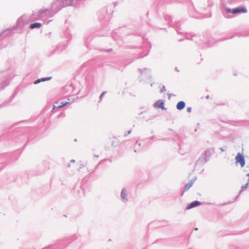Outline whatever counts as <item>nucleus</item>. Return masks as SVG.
<instances>
[{
	"mask_svg": "<svg viewBox=\"0 0 249 249\" xmlns=\"http://www.w3.org/2000/svg\"><path fill=\"white\" fill-rule=\"evenodd\" d=\"M228 13H231L232 14H237L239 13H246L247 9L244 7H240L231 10L230 9L227 10Z\"/></svg>",
	"mask_w": 249,
	"mask_h": 249,
	"instance_id": "obj_1",
	"label": "nucleus"
},
{
	"mask_svg": "<svg viewBox=\"0 0 249 249\" xmlns=\"http://www.w3.org/2000/svg\"><path fill=\"white\" fill-rule=\"evenodd\" d=\"M69 167H72L74 168L79 167L78 170L80 171V169H82V168H85V165L82 164L80 162H75V161L74 160H71V161L70 164L68 165Z\"/></svg>",
	"mask_w": 249,
	"mask_h": 249,
	"instance_id": "obj_2",
	"label": "nucleus"
},
{
	"mask_svg": "<svg viewBox=\"0 0 249 249\" xmlns=\"http://www.w3.org/2000/svg\"><path fill=\"white\" fill-rule=\"evenodd\" d=\"M236 163H239L241 166L243 167L245 165V160L244 157L240 154L238 153L235 157Z\"/></svg>",
	"mask_w": 249,
	"mask_h": 249,
	"instance_id": "obj_3",
	"label": "nucleus"
},
{
	"mask_svg": "<svg viewBox=\"0 0 249 249\" xmlns=\"http://www.w3.org/2000/svg\"><path fill=\"white\" fill-rule=\"evenodd\" d=\"M200 205V202H199L198 201H194L191 202V203H190L188 205V206H187L186 209L187 210H189V209H192L194 207L198 206Z\"/></svg>",
	"mask_w": 249,
	"mask_h": 249,
	"instance_id": "obj_4",
	"label": "nucleus"
},
{
	"mask_svg": "<svg viewBox=\"0 0 249 249\" xmlns=\"http://www.w3.org/2000/svg\"><path fill=\"white\" fill-rule=\"evenodd\" d=\"M163 105L164 102L162 100H159L155 103V107L157 108H160L162 109H165Z\"/></svg>",
	"mask_w": 249,
	"mask_h": 249,
	"instance_id": "obj_5",
	"label": "nucleus"
},
{
	"mask_svg": "<svg viewBox=\"0 0 249 249\" xmlns=\"http://www.w3.org/2000/svg\"><path fill=\"white\" fill-rule=\"evenodd\" d=\"M196 180V178L195 177V178H193L191 180H190L189 181V182H188L185 185V191H188L190 189V188H191L193 184H194V183Z\"/></svg>",
	"mask_w": 249,
	"mask_h": 249,
	"instance_id": "obj_6",
	"label": "nucleus"
},
{
	"mask_svg": "<svg viewBox=\"0 0 249 249\" xmlns=\"http://www.w3.org/2000/svg\"><path fill=\"white\" fill-rule=\"evenodd\" d=\"M185 104L183 101H179L177 105V108L178 110H181L184 108Z\"/></svg>",
	"mask_w": 249,
	"mask_h": 249,
	"instance_id": "obj_7",
	"label": "nucleus"
},
{
	"mask_svg": "<svg viewBox=\"0 0 249 249\" xmlns=\"http://www.w3.org/2000/svg\"><path fill=\"white\" fill-rule=\"evenodd\" d=\"M41 24L39 23H35L30 25V28L31 29L39 28Z\"/></svg>",
	"mask_w": 249,
	"mask_h": 249,
	"instance_id": "obj_8",
	"label": "nucleus"
},
{
	"mask_svg": "<svg viewBox=\"0 0 249 249\" xmlns=\"http://www.w3.org/2000/svg\"><path fill=\"white\" fill-rule=\"evenodd\" d=\"M51 79V78H41L38 79L35 81L34 84H37L38 83H40V82H43L47 80H49Z\"/></svg>",
	"mask_w": 249,
	"mask_h": 249,
	"instance_id": "obj_9",
	"label": "nucleus"
},
{
	"mask_svg": "<svg viewBox=\"0 0 249 249\" xmlns=\"http://www.w3.org/2000/svg\"><path fill=\"white\" fill-rule=\"evenodd\" d=\"M62 2L65 6L70 5L71 3V0H62Z\"/></svg>",
	"mask_w": 249,
	"mask_h": 249,
	"instance_id": "obj_10",
	"label": "nucleus"
},
{
	"mask_svg": "<svg viewBox=\"0 0 249 249\" xmlns=\"http://www.w3.org/2000/svg\"><path fill=\"white\" fill-rule=\"evenodd\" d=\"M69 104V102L63 101L62 102L60 105L58 106L57 108L62 107Z\"/></svg>",
	"mask_w": 249,
	"mask_h": 249,
	"instance_id": "obj_11",
	"label": "nucleus"
},
{
	"mask_svg": "<svg viewBox=\"0 0 249 249\" xmlns=\"http://www.w3.org/2000/svg\"><path fill=\"white\" fill-rule=\"evenodd\" d=\"M121 196L123 198L125 199L126 196V191L123 190L121 192Z\"/></svg>",
	"mask_w": 249,
	"mask_h": 249,
	"instance_id": "obj_12",
	"label": "nucleus"
},
{
	"mask_svg": "<svg viewBox=\"0 0 249 249\" xmlns=\"http://www.w3.org/2000/svg\"><path fill=\"white\" fill-rule=\"evenodd\" d=\"M165 91H166L165 87L163 86L160 89V92L162 93Z\"/></svg>",
	"mask_w": 249,
	"mask_h": 249,
	"instance_id": "obj_13",
	"label": "nucleus"
},
{
	"mask_svg": "<svg viewBox=\"0 0 249 249\" xmlns=\"http://www.w3.org/2000/svg\"><path fill=\"white\" fill-rule=\"evenodd\" d=\"M187 110L188 112L190 113L192 111V108L191 107H189L187 108Z\"/></svg>",
	"mask_w": 249,
	"mask_h": 249,
	"instance_id": "obj_14",
	"label": "nucleus"
},
{
	"mask_svg": "<svg viewBox=\"0 0 249 249\" xmlns=\"http://www.w3.org/2000/svg\"><path fill=\"white\" fill-rule=\"evenodd\" d=\"M248 185V183H246L245 186H244V188H246Z\"/></svg>",
	"mask_w": 249,
	"mask_h": 249,
	"instance_id": "obj_15",
	"label": "nucleus"
},
{
	"mask_svg": "<svg viewBox=\"0 0 249 249\" xmlns=\"http://www.w3.org/2000/svg\"><path fill=\"white\" fill-rule=\"evenodd\" d=\"M57 107L56 106H53V109H54L55 108Z\"/></svg>",
	"mask_w": 249,
	"mask_h": 249,
	"instance_id": "obj_16",
	"label": "nucleus"
}]
</instances>
